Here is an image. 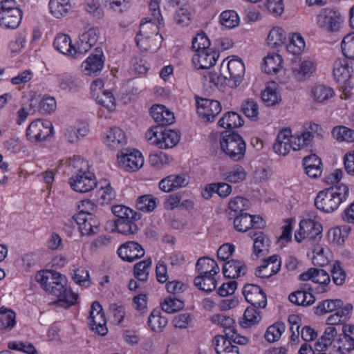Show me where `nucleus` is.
<instances>
[{"label":"nucleus","mask_w":354,"mask_h":354,"mask_svg":"<svg viewBox=\"0 0 354 354\" xmlns=\"http://www.w3.org/2000/svg\"><path fill=\"white\" fill-rule=\"evenodd\" d=\"M35 280L49 294L58 298L57 304L68 308L76 304L78 295L66 287V279L60 273L53 270H42L35 275Z\"/></svg>","instance_id":"f257e3e1"},{"label":"nucleus","mask_w":354,"mask_h":354,"mask_svg":"<svg viewBox=\"0 0 354 354\" xmlns=\"http://www.w3.org/2000/svg\"><path fill=\"white\" fill-rule=\"evenodd\" d=\"M151 15L148 21L140 24L139 33L136 37V42L143 50L155 52L160 48L162 39L158 32L160 26L163 24V18L161 15L160 17H156L151 12Z\"/></svg>","instance_id":"f03ea898"},{"label":"nucleus","mask_w":354,"mask_h":354,"mask_svg":"<svg viewBox=\"0 0 354 354\" xmlns=\"http://www.w3.org/2000/svg\"><path fill=\"white\" fill-rule=\"evenodd\" d=\"M147 140L160 149H169L176 146L180 140L178 132L162 127H154L145 133Z\"/></svg>","instance_id":"7ed1b4c3"},{"label":"nucleus","mask_w":354,"mask_h":354,"mask_svg":"<svg viewBox=\"0 0 354 354\" xmlns=\"http://www.w3.org/2000/svg\"><path fill=\"white\" fill-rule=\"evenodd\" d=\"M22 19V11L15 0L0 2V24L6 28H17Z\"/></svg>","instance_id":"20e7f679"},{"label":"nucleus","mask_w":354,"mask_h":354,"mask_svg":"<svg viewBox=\"0 0 354 354\" xmlns=\"http://www.w3.org/2000/svg\"><path fill=\"white\" fill-rule=\"evenodd\" d=\"M220 144L222 150L232 160L239 161L243 158L246 145L239 134L227 133V132L223 133Z\"/></svg>","instance_id":"39448f33"},{"label":"nucleus","mask_w":354,"mask_h":354,"mask_svg":"<svg viewBox=\"0 0 354 354\" xmlns=\"http://www.w3.org/2000/svg\"><path fill=\"white\" fill-rule=\"evenodd\" d=\"M142 154L136 149L126 148L117 154L118 167L127 172H133L144 165Z\"/></svg>","instance_id":"423d86ee"},{"label":"nucleus","mask_w":354,"mask_h":354,"mask_svg":"<svg viewBox=\"0 0 354 354\" xmlns=\"http://www.w3.org/2000/svg\"><path fill=\"white\" fill-rule=\"evenodd\" d=\"M53 134V127L51 122L37 119L29 124L26 129V136L32 142H39Z\"/></svg>","instance_id":"0eeeda50"},{"label":"nucleus","mask_w":354,"mask_h":354,"mask_svg":"<svg viewBox=\"0 0 354 354\" xmlns=\"http://www.w3.org/2000/svg\"><path fill=\"white\" fill-rule=\"evenodd\" d=\"M322 225L313 219H304L299 223V229L295 232V239L298 243L303 240L317 241L321 239Z\"/></svg>","instance_id":"6e6552de"},{"label":"nucleus","mask_w":354,"mask_h":354,"mask_svg":"<svg viewBox=\"0 0 354 354\" xmlns=\"http://www.w3.org/2000/svg\"><path fill=\"white\" fill-rule=\"evenodd\" d=\"M319 28L328 32H337L341 27V17L336 11L325 8L320 11L316 17Z\"/></svg>","instance_id":"1a4fd4ad"},{"label":"nucleus","mask_w":354,"mask_h":354,"mask_svg":"<svg viewBox=\"0 0 354 354\" xmlns=\"http://www.w3.org/2000/svg\"><path fill=\"white\" fill-rule=\"evenodd\" d=\"M340 198H338L335 192L330 189L320 191L315 199V205L316 207L324 212H332L341 204Z\"/></svg>","instance_id":"9d476101"},{"label":"nucleus","mask_w":354,"mask_h":354,"mask_svg":"<svg viewBox=\"0 0 354 354\" xmlns=\"http://www.w3.org/2000/svg\"><path fill=\"white\" fill-rule=\"evenodd\" d=\"M104 56L100 48H96L95 53L90 55L82 64V72L86 75H96L103 68Z\"/></svg>","instance_id":"9b49d317"},{"label":"nucleus","mask_w":354,"mask_h":354,"mask_svg":"<svg viewBox=\"0 0 354 354\" xmlns=\"http://www.w3.org/2000/svg\"><path fill=\"white\" fill-rule=\"evenodd\" d=\"M197 112L207 121L212 122L221 112V106L218 101L200 98L196 100Z\"/></svg>","instance_id":"f8f14e48"},{"label":"nucleus","mask_w":354,"mask_h":354,"mask_svg":"<svg viewBox=\"0 0 354 354\" xmlns=\"http://www.w3.org/2000/svg\"><path fill=\"white\" fill-rule=\"evenodd\" d=\"M245 300L255 308H263L267 304V297L263 290L257 285L248 284L243 288Z\"/></svg>","instance_id":"ddd939ff"},{"label":"nucleus","mask_w":354,"mask_h":354,"mask_svg":"<svg viewBox=\"0 0 354 354\" xmlns=\"http://www.w3.org/2000/svg\"><path fill=\"white\" fill-rule=\"evenodd\" d=\"M82 235H91L98 231L99 221L92 214L78 213L73 216Z\"/></svg>","instance_id":"4468645a"},{"label":"nucleus","mask_w":354,"mask_h":354,"mask_svg":"<svg viewBox=\"0 0 354 354\" xmlns=\"http://www.w3.org/2000/svg\"><path fill=\"white\" fill-rule=\"evenodd\" d=\"M299 279L301 281L311 280L313 282L321 285L319 292H324L328 290V285L330 281V275L328 272L323 269L311 268L307 272H303L299 275Z\"/></svg>","instance_id":"2eb2a0df"},{"label":"nucleus","mask_w":354,"mask_h":354,"mask_svg":"<svg viewBox=\"0 0 354 354\" xmlns=\"http://www.w3.org/2000/svg\"><path fill=\"white\" fill-rule=\"evenodd\" d=\"M104 143L111 150L118 152L124 149L127 143L124 132L118 127H113L108 130L103 138Z\"/></svg>","instance_id":"dca6fc26"},{"label":"nucleus","mask_w":354,"mask_h":354,"mask_svg":"<svg viewBox=\"0 0 354 354\" xmlns=\"http://www.w3.org/2000/svg\"><path fill=\"white\" fill-rule=\"evenodd\" d=\"M71 188L77 192L86 193L97 186L94 174L87 175H74L69 179Z\"/></svg>","instance_id":"f3484780"},{"label":"nucleus","mask_w":354,"mask_h":354,"mask_svg":"<svg viewBox=\"0 0 354 354\" xmlns=\"http://www.w3.org/2000/svg\"><path fill=\"white\" fill-rule=\"evenodd\" d=\"M218 57L216 51L209 48L195 53L192 57V63L197 69L207 70L216 64Z\"/></svg>","instance_id":"a211bd4d"},{"label":"nucleus","mask_w":354,"mask_h":354,"mask_svg":"<svg viewBox=\"0 0 354 354\" xmlns=\"http://www.w3.org/2000/svg\"><path fill=\"white\" fill-rule=\"evenodd\" d=\"M224 68L227 70L229 74V79H232L234 82V86L239 84L245 74V65L241 59L236 58L227 61L225 64V60H223L221 64V71ZM225 79L228 77L224 75Z\"/></svg>","instance_id":"6ab92c4d"},{"label":"nucleus","mask_w":354,"mask_h":354,"mask_svg":"<svg viewBox=\"0 0 354 354\" xmlns=\"http://www.w3.org/2000/svg\"><path fill=\"white\" fill-rule=\"evenodd\" d=\"M118 254L124 261L133 262L144 256L145 250L138 243L129 241L120 246Z\"/></svg>","instance_id":"aec40b11"},{"label":"nucleus","mask_w":354,"mask_h":354,"mask_svg":"<svg viewBox=\"0 0 354 354\" xmlns=\"http://www.w3.org/2000/svg\"><path fill=\"white\" fill-rule=\"evenodd\" d=\"M189 183V178L185 174H171L159 182V188L164 192L186 187Z\"/></svg>","instance_id":"412c9836"},{"label":"nucleus","mask_w":354,"mask_h":354,"mask_svg":"<svg viewBox=\"0 0 354 354\" xmlns=\"http://www.w3.org/2000/svg\"><path fill=\"white\" fill-rule=\"evenodd\" d=\"M281 266L278 255L274 254L264 259L263 263L257 268L255 274L261 278H268L277 274Z\"/></svg>","instance_id":"4be33fe9"},{"label":"nucleus","mask_w":354,"mask_h":354,"mask_svg":"<svg viewBox=\"0 0 354 354\" xmlns=\"http://www.w3.org/2000/svg\"><path fill=\"white\" fill-rule=\"evenodd\" d=\"M97 38V30L95 28H90L80 35L76 45L77 56L88 51L96 44Z\"/></svg>","instance_id":"5701e85b"},{"label":"nucleus","mask_w":354,"mask_h":354,"mask_svg":"<svg viewBox=\"0 0 354 354\" xmlns=\"http://www.w3.org/2000/svg\"><path fill=\"white\" fill-rule=\"evenodd\" d=\"M150 113L153 119L159 125L162 127L169 125L174 121V115L164 105L156 104L151 106Z\"/></svg>","instance_id":"b1692460"},{"label":"nucleus","mask_w":354,"mask_h":354,"mask_svg":"<svg viewBox=\"0 0 354 354\" xmlns=\"http://www.w3.org/2000/svg\"><path fill=\"white\" fill-rule=\"evenodd\" d=\"M290 136L291 130L290 129H284L279 132L273 145L275 153L283 156L289 153L290 149H292Z\"/></svg>","instance_id":"393cba45"},{"label":"nucleus","mask_w":354,"mask_h":354,"mask_svg":"<svg viewBox=\"0 0 354 354\" xmlns=\"http://www.w3.org/2000/svg\"><path fill=\"white\" fill-rule=\"evenodd\" d=\"M212 346L216 354H240L239 348L233 345L225 335H218L212 339Z\"/></svg>","instance_id":"a878e982"},{"label":"nucleus","mask_w":354,"mask_h":354,"mask_svg":"<svg viewBox=\"0 0 354 354\" xmlns=\"http://www.w3.org/2000/svg\"><path fill=\"white\" fill-rule=\"evenodd\" d=\"M353 67L344 58L337 59L333 64V75L338 82L346 83L351 77Z\"/></svg>","instance_id":"bb28decb"},{"label":"nucleus","mask_w":354,"mask_h":354,"mask_svg":"<svg viewBox=\"0 0 354 354\" xmlns=\"http://www.w3.org/2000/svg\"><path fill=\"white\" fill-rule=\"evenodd\" d=\"M316 64L310 59H304L292 68L293 76L298 80L303 81L309 78L315 72Z\"/></svg>","instance_id":"cd10ccee"},{"label":"nucleus","mask_w":354,"mask_h":354,"mask_svg":"<svg viewBox=\"0 0 354 354\" xmlns=\"http://www.w3.org/2000/svg\"><path fill=\"white\" fill-rule=\"evenodd\" d=\"M53 46L57 51L64 55L73 57H77V48L71 44V39L67 35H57L54 40Z\"/></svg>","instance_id":"c85d7f7f"},{"label":"nucleus","mask_w":354,"mask_h":354,"mask_svg":"<svg viewBox=\"0 0 354 354\" xmlns=\"http://www.w3.org/2000/svg\"><path fill=\"white\" fill-rule=\"evenodd\" d=\"M303 165L309 177L316 178L322 175V161L316 154H311L304 158Z\"/></svg>","instance_id":"c756f323"},{"label":"nucleus","mask_w":354,"mask_h":354,"mask_svg":"<svg viewBox=\"0 0 354 354\" xmlns=\"http://www.w3.org/2000/svg\"><path fill=\"white\" fill-rule=\"evenodd\" d=\"M245 263L240 261L231 260L223 265V275L229 279H235L244 275L246 272Z\"/></svg>","instance_id":"7c9ffc66"},{"label":"nucleus","mask_w":354,"mask_h":354,"mask_svg":"<svg viewBox=\"0 0 354 354\" xmlns=\"http://www.w3.org/2000/svg\"><path fill=\"white\" fill-rule=\"evenodd\" d=\"M57 82L59 88L65 92H75L82 85L80 79L66 74L58 75Z\"/></svg>","instance_id":"2f4dec72"},{"label":"nucleus","mask_w":354,"mask_h":354,"mask_svg":"<svg viewBox=\"0 0 354 354\" xmlns=\"http://www.w3.org/2000/svg\"><path fill=\"white\" fill-rule=\"evenodd\" d=\"M250 236L254 240V253L257 257L266 255L269 251L270 243L268 236L262 232H255Z\"/></svg>","instance_id":"473e14b6"},{"label":"nucleus","mask_w":354,"mask_h":354,"mask_svg":"<svg viewBox=\"0 0 354 354\" xmlns=\"http://www.w3.org/2000/svg\"><path fill=\"white\" fill-rule=\"evenodd\" d=\"M334 91L329 86L318 84L312 87L310 96L317 103H324L334 96Z\"/></svg>","instance_id":"72a5a7b5"},{"label":"nucleus","mask_w":354,"mask_h":354,"mask_svg":"<svg viewBox=\"0 0 354 354\" xmlns=\"http://www.w3.org/2000/svg\"><path fill=\"white\" fill-rule=\"evenodd\" d=\"M196 269L198 275L216 274L220 271L216 262L209 257L200 258L196 263Z\"/></svg>","instance_id":"f704fd0d"},{"label":"nucleus","mask_w":354,"mask_h":354,"mask_svg":"<svg viewBox=\"0 0 354 354\" xmlns=\"http://www.w3.org/2000/svg\"><path fill=\"white\" fill-rule=\"evenodd\" d=\"M247 176V172L243 167L236 165L230 169L221 174L223 180L231 183H238L243 181Z\"/></svg>","instance_id":"c9c22d12"},{"label":"nucleus","mask_w":354,"mask_h":354,"mask_svg":"<svg viewBox=\"0 0 354 354\" xmlns=\"http://www.w3.org/2000/svg\"><path fill=\"white\" fill-rule=\"evenodd\" d=\"M49 9L56 18L65 17L71 8L70 0H50Z\"/></svg>","instance_id":"e433bc0d"},{"label":"nucleus","mask_w":354,"mask_h":354,"mask_svg":"<svg viewBox=\"0 0 354 354\" xmlns=\"http://www.w3.org/2000/svg\"><path fill=\"white\" fill-rule=\"evenodd\" d=\"M167 319L161 315L160 310H153L147 321L150 329L155 333H161L167 324Z\"/></svg>","instance_id":"4c0bfd02"},{"label":"nucleus","mask_w":354,"mask_h":354,"mask_svg":"<svg viewBox=\"0 0 354 354\" xmlns=\"http://www.w3.org/2000/svg\"><path fill=\"white\" fill-rule=\"evenodd\" d=\"M286 40V35L284 30L281 27L272 28L267 37V44L271 48H278L284 44Z\"/></svg>","instance_id":"58836bf2"},{"label":"nucleus","mask_w":354,"mask_h":354,"mask_svg":"<svg viewBox=\"0 0 354 354\" xmlns=\"http://www.w3.org/2000/svg\"><path fill=\"white\" fill-rule=\"evenodd\" d=\"M115 197V192L106 180L102 183V185L96 192V200L101 204H109Z\"/></svg>","instance_id":"ea45409f"},{"label":"nucleus","mask_w":354,"mask_h":354,"mask_svg":"<svg viewBox=\"0 0 354 354\" xmlns=\"http://www.w3.org/2000/svg\"><path fill=\"white\" fill-rule=\"evenodd\" d=\"M215 274L198 275L194 278V285L200 290L211 292L216 287V281L214 278Z\"/></svg>","instance_id":"a19ab883"},{"label":"nucleus","mask_w":354,"mask_h":354,"mask_svg":"<svg viewBox=\"0 0 354 354\" xmlns=\"http://www.w3.org/2000/svg\"><path fill=\"white\" fill-rule=\"evenodd\" d=\"M288 299L291 303L303 306H310L315 301L313 295L304 290H297L292 292Z\"/></svg>","instance_id":"79ce46f5"},{"label":"nucleus","mask_w":354,"mask_h":354,"mask_svg":"<svg viewBox=\"0 0 354 354\" xmlns=\"http://www.w3.org/2000/svg\"><path fill=\"white\" fill-rule=\"evenodd\" d=\"M139 219H117L115 221V230L124 235H130L136 234L138 227L135 221Z\"/></svg>","instance_id":"37998d69"},{"label":"nucleus","mask_w":354,"mask_h":354,"mask_svg":"<svg viewBox=\"0 0 354 354\" xmlns=\"http://www.w3.org/2000/svg\"><path fill=\"white\" fill-rule=\"evenodd\" d=\"M250 206L249 201L243 197L237 196L232 198L228 204V209L230 210L229 215L231 218L248 209Z\"/></svg>","instance_id":"c03bdc74"},{"label":"nucleus","mask_w":354,"mask_h":354,"mask_svg":"<svg viewBox=\"0 0 354 354\" xmlns=\"http://www.w3.org/2000/svg\"><path fill=\"white\" fill-rule=\"evenodd\" d=\"M243 123L241 116L235 112H228L218 122L219 127L229 129L241 127Z\"/></svg>","instance_id":"a18cd8bd"},{"label":"nucleus","mask_w":354,"mask_h":354,"mask_svg":"<svg viewBox=\"0 0 354 354\" xmlns=\"http://www.w3.org/2000/svg\"><path fill=\"white\" fill-rule=\"evenodd\" d=\"M339 336L338 340L335 342L334 347L339 352L340 354H349L354 349V341L351 339L350 334L348 331H344Z\"/></svg>","instance_id":"49530a36"},{"label":"nucleus","mask_w":354,"mask_h":354,"mask_svg":"<svg viewBox=\"0 0 354 354\" xmlns=\"http://www.w3.org/2000/svg\"><path fill=\"white\" fill-rule=\"evenodd\" d=\"M282 57L279 54H269L263 59V68L266 73H275L281 67Z\"/></svg>","instance_id":"de8ad7c7"},{"label":"nucleus","mask_w":354,"mask_h":354,"mask_svg":"<svg viewBox=\"0 0 354 354\" xmlns=\"http://www.w3.org/2000/svg\"><path fill=\"white\" fill-rule=\"evenodd\" d=\"M343 306L341 299H326L319 302L315 308L317 315H323L336 310Z\"/></svg>","instance_id":"09e8293b"},{"label":"nucleus","mask_w":354,"mask_h":354,"mask_svg":"<svg viewBox=\"0 0 354 354\" xmlns=\"http://www.w3.org/2000/svg\"><path fill=\"white\" fill-rule=\"evenodd\" d=\"M305 48V41L299 33H292L289 37V43L286 45L288 52L292 55L300 54Z\"/></svg>","instance_id":"8fccbe9b"},{"label":"nucleus","mask_w":354,"mask_h":354,"mask_svg":"<svg viewBox=\"0 0 354 354\" xmlns=\"http://www.w3.org/2000/svg\"><path fill=\"white\" fill-rule=\"evenodd\" d=\"M15 324V312L1 307L0 309V330H11Z\"/></svg>","instance_id":"3c124183"},{"label":"nucleus","mask_w":354,"mask_h":354,"mask_svg":"<svg viewBox=\"0 0 354 354\" xmlns=\"http://www.w3.org/2000/svg\"><path fill=\"white\" fill-rule=\"evenodd\" d=\"M290 142L293 151H298L304 148L311 147L313 142L310 141V136L303 132L297 133L290 136Z\"/></svg>","instance_id":"603ef678"},{"label":"nucleus","mask_w":354,"mask_h":354,"mask_svg":"<svg viewBox=\"0 0 354 354\" xmlns=\"http://www.w3.org/2000/svg\"><path fill=\"white\" fill-rule=\"evenodd\" d=\"M111 211L118 219H140L141 218L140 214L122 205H113Z\"/></svg>","instance_id":"864d4df0"},{"label":"nucleus","mask_w":354,"mask_h":354,"mask_svg":"<svg viewBox=\"0 0 354 354\" xmlns=\"http://www.w3.org/2000/svg\"><path fill=\"white\" fill-rule=\"evenodd\" d=\"M261 99L267 106H273L281 101V96L274 84L266 87L261 93Z\"/></svg>","instance_id":"5fc2aeb1"},{"label":"nucleus","mask_w":354,"mask_h":354,"mask_svg":"<svg viewBox=\"0 0 354 354\" xmlns=\"http://www.w3.org/2000/svg\"><path fill=\"white\" fill-rule=\"evenodd\" d=\"M219 21L223 26L231 29L239 25V17L234 10H225L221 13Z\"/></svg>","instance_id":"6e6d98bb"},{"label":"nucleus","mask_w":354,"mask_h":354,"mask_svg":"<svg viewBox=\"0 0 354 354\" xmlns=\"http://www.w3.org/2000/svg\"><path fill=\"white\" fill-rule=\"evenodd\" d=\"M88 319L93 331L102 336L107 334L108 328L106 327V320L104 314L97 317L93 316V318H88Z\"/></svg>","instance_id":"4d7b16f0"},{"label":"nucleus","mask_w":354,"mask_h":354,"mask_svg":"<svg viewBox=\"0 0 354 354\" xmlns=\"http://www.w3.org/2000/svg\"><path fill=\"white\" fill-rule=\"evenodd\" d=\"M286 330L285 324L283 322H276L270 326L265 333V338L269 342L277 341Z\"/></svg>","instance_id":"13d9d810"},{"label":"nucleus","mask_w":354,"mask_h":354,"mask_svg":"<svg viewBox=\"0 0 354 354\" xmlns=\"http://www.w3.org/2000/svg\"><path fill=\"white\" fill-rule=\"evenodd\" d=\"M330 272L333 281L335 285L342 286L344 283L346 273L340 261H335L333 263Z\"/></svg>","instance_id":"bf43d9fd"},{"label":"nucleus","mask_w":354,"mask_h":354,"mask_svg":"<svg viewBox=\"0 0 354 354\" xmlns=\"http://www.w3.org/2000/svg\"><path fill=\"white\" fill-rule=\"evenodd\" d=\"M333 136L339 141L354 142V130L344 126L335 127L332 131Z\"/></svg>","instance_id":"052dcab7"},{"label":"nucleus","mask_w":354,"mask_h":354,"mask_svg":"<svg viewBox=\"0 0 354 354\" xmlns=\"http://www.w3.org/2000/svg\"><path fill=\"white\" fill-rule=\"evenodd\" d=\"M234 226L236 231L245 232L252 227L251 215L241 213L234 218Z\"/></svg>","instance_id":"680f3d73"},{"label":"nucleus","mask_w":354,"mask_h":354,"mask_svg":"<svg viewBox=\"0 0 354 354\" xmlns=\"http://www.w3.org/2000/svg\"><path fill=\"white\" fill-rule=\"evenodd\" d=\"M73 272L72 278L76 283L86 288L91 286L88 271L85 268H74Z\"/></svg>","instance_id":"e2e57ef3"},{"label":"nucleus","mask_w":354,"mask_h":354,"mask_svg":"<svg viewBox=\"0 0 354 354\" xmlns=\"http://www.w3.org/2000/svg\"><path fill=\"white\" fill-rule=\"evenodd\" d=\"M137 208L145 212L153 211L156 207V198L151 195H144L139 197L136 202Z\"/></svg>","instance_id":"0e129e2a"},{"label":"nucleus","mask_w":354,"mask_h":354,"mask_svg":"<svg viewBox=\"0 0 354 354\" xmlns=\"http://www.w3.org/2000/svg\"><path fill=\"white\" fill-rule=\"evenodd\" d=\"M151 265V260L147 259L136 263L134 266V274L136 279L145 281L148 279L149 269Z\"/></svg>","instance_id":"69168bd1"},{"label":"nucleus","mask_w":354,"mask_h":354,"mask_svg":"<svg viewBox=\"0 0 354 354\" xmlns=\"http://www.w3.org/2000/svg\"><path fill=\"white\" fill-rule=\"evenodd\" d=\"M344 55L350 59H354V32L346 35L341 44Z\"/></svg>","instance_id":"338daca9"},{"label":"nucleus","mask_w":354,"mask_h":354,"mask_svg":"<svg viewBox=\"0 0 354 354\" xmlns=\"http://www.w3.org/2000/svg\"><path fill=\"white\" fill-rule=\"evenodd\" d=\"M241 110L246 117L257 120L259 114V106L252 99L245 100L241 105Z\"/></svg>","instance_id":"774afa93"}]
</instances>
